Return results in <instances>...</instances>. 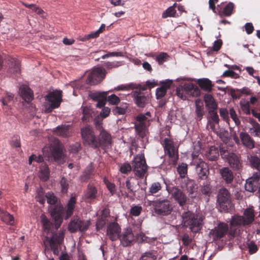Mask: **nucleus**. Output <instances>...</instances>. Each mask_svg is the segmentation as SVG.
Segmentation results:
<instances>
[{
	"mask_svg": "<svg viewBox=\"0 0 260 260\" xmlns=\"http://www.w3.org/2000/svg\"><path fill=\"white\" fill-rule=\"evenodd\" d=\"M150 116L149 112H146L145 115H138L135 124L136 132L139 137L142 139V141L144 143L142 145L143 148H145L144 144L148 142L147 127L150 124V119L147 116Z\"/></svg>",
	"mask_w": 260,
	"mask_h": 260,
	"instance_id": "f03ea898",
	"label": "nucleus"
},
{
	"mask_svg": "<svg viewBox=\"0 0 260 260\" xmlns=\"http://www.w3.org/2000/svg\"><path fill=\"white\" fill-rule=\"evenodd\" d=\"M167 189L171 197L180 206H184L188 200L186 194L177 187H167Z\"/></svg>",
	"mask_w": 260,
	"mask_h": 260,
	"instance_id": "4468645a",
	"label": "nucleus"
},
{
	"mask_svg": "<svg viewBox=\"0 0 260 260\" xmlns=\"http://www.w3.org/2000/svg\"><path fill=\"white\" fill-rule=\"evenodd\" d=\"M168 58V55L166 53H160L156 56V60L158 62L159 64L162 63L166 61Z\"/></svg>",
	"mask_w": 260,
	"mask_h": 260,
	"instance_id": "0e129e2a",
	"label": "nucleus"
},
{
	"mask_svg": "<svg viewBox=\"0 0 260 260\" xmlns=\"http://www.w3.org/2000/svg\"><path fill=\"white\" fill-rule=\"evenodd\" d=\"M142 211V208L141 206L136 205L132 207L130 210V214L132 216H139Z\"/></svg>",
	"mask_w": 260,
	"mask_h": 260,
	"instance_id": "3c124183",
	"label": "nucleus"
},
{
	"mask_svg": "<svg viewBox=\"0 0 260 260\" xmlns=\"http://www.w3.org/2000/svg\"><path fill=\"white\" fill-rule=\"evenodd\" d=\"M209 115L208 116L207 119V127H210V128L214 131L215 129V125L218 124L219 123V119L218 117V115L216 111H209Z\"/></svg>",
	"mask_w": 260,
	"mask_h": 260,
	"instance_id": "393cba45",
	"label": "nucleus"
},
{
	"mask_svg": "<svg viewBox=\"0 0 260 260\" xmlns=\"http://www.w3.org/2000/svg\"><path fill=\"white\" fill-rule=\"evenodd\" d=\"M53 133L60 137H68L72 135V129L70 125L64 124L57 126L53 130Z\"/></svg>",
	"mask_w": 260,
	"mask_h": 260,
	"instance_id": "4be33fe9",
	"label": "nucleus"
},
{
	"mask_svg": "<svg viewBox=\"0 0 260 260\" xmlns=\"http://www.w3.org/2000/svg\"><path fill=\"white\" fill-rule=\"evenodd\" d=\"M260 96L258 95H256L255 96H252L250 98V101H248L249 102V105L254 107L255 105H257L259 103Z\"/></svg>",
	"mask_w": 260,
	"mask_h": 260,
	"instance_id": "680f3d73",
	"label": "nucleus"
},
{
	"mask_svg": "<svg viewBox=\"0 0 260 260\" xmlns=\"http://www.w3.org/2000/svg\"><path fill=\"white\" fill-rule=\"evenodd\" d=\"M172 80L167 79L165 81L162 82L163 85L159 88L156 89V98L157 100L161 99L166 94L167 89L170 87Z\"/></svg>",
	"mask_w": 260,
	"mask_h": 260,
	"instance_id": "c85d7f7f",
	"label": "nucleus"
},
{
	"mask_svg": "<svg viewBox=\"0 0 260 260\" xmlns=\"http://www.w3.org/2000/svg\"><path fill=\"white\" fill-rule=\"evenodd\" d=\"M240 106L243 112L246 114H250L252 113V109H254V107L249 105L248 101H241Z\"/></svg>",
	"mask_w": 260,
	"mask_h": 260,
	"instance_id": "c03bdc74",
	"label": "nucleus"
},
{
	"mask_svg": "<svg viewBox=\"0 0 260 260\" xmlns=\"http://www.w3.org/2000/svg\"><path fill=\"white\" fill-rule=\"evenodd\" d=\"M150 205L153 207L155 213L159 215L167 216L173 210L172 204L168 199H157L152 201Z\"/></svg>",
	"mask_w": 260,
	"mask_h": 260,
	"instance_id": "39448f33",
	"label": "nucleus"
},
{
	"mask_svg": "<svg viewBox=\"0 0 260 260\" xmlns=\"http://www.w3.org/2000/svg\"><path fill=\"white\" fill-rule=\"evenodd\" d=\"M127 107L126 104L122 105L121 106L116 107L113 110V112L115 114H124L126 110Z\"/></svg>",
	"mask_w": 260,
	"mask_h": 260,
	"instance_id": "864d4df0",
	"label": "nucleus"
},
{
	"mask_svg": "<svg viewBox=\"0 0 260 260\" xmlns=\"http://www.w3.org/2000/svg\"><path fill=\"white\" fill-rule=\"evenodd\" d=\"M133 97L136 104L140 108H143L148 103L149 95L137 90L133 92Z\"/></svg>",
	"mask_w": 260,
	"mask_h": 260,
	"instance_id": "6ab92c4d",
	"label": "nucleus"
},
{
	"mask_svg": "<svg viewBox=\"0 0 260 260\" xmlns=\"http://www.w3.org/2000/svg\"><path fill=\"white\" fill-rule=\"evenodd\" d=\"M240 138L243 145L246 148L249 149L254 148V141L248 134L245 132H241L240 134Z\"/></svg>",
	"mask_w": 260,
	"mask_h": 260,
	"instance_id": "cd10ccee",
	"label": "nucleus"
},
{
	"mask_svg": "<svg viewBox=\"0 0 260 260\" xmlns=\"http://www.w3.org/2000/svg\"><path fill=\"white\" fill-rule=\"evenodd\" d=\"M204 101L208 112L211 111H216L217 109V104L211 94H206L204 95Z\"/></svg>",
	"mask_w": 260,
	"mask_h": 260,
	"instance_id": "c756f323",
	"label": "nucleus"
},
{
	"mask_svg": "<svg viewBox=\"0 0 260 260\" xmlns=\"http://www.w3.org/2000/svg\"><path fill=\"white\" fill-rule=\"evenodd\" d=\"M39 177L43 181H47L49 177V171L48 166L45 163H42L40 166Z\"/></svg>",
	"mask_w": 260,
	"mask_h": 260,
	"instance_id": "c9c22d12",
	"label": "nucleus"
},
{
	"mask_svg": "<svg viewBox=\"0 0 260 260\" xmlns=\"http://www.w3.org/2000/svg\"><path fill=\"white\" fill-rule=\"evenodd\" d=\"M19 93L20 95L26 102H29L33 99V92L27 85H23L21 86L19 88Z\"/></svg>",
	"mask_w": 260,
	"mask_h": 260,
	"instance_id": "b1692460",
	"label": "nucleus"
},
{
	"mask_svg": "<svg viewBox=\"0 0 260 260\" xmlns=\"http://www.w3.org/2000/svg\"><path fill=\"white\" fill-rule=\"evenodd\" d=\"M201 191L203 194L209 197L211 193V187L210 184L207 182L204 183L201 188Z\"/></svg>",
	"mask_w": 260,
	"mask_h": 260,
	"instance_id": "09e8293b",
	"label": "nucleus"
},
{
	"mask_svg": "<svg viewBox=\"0 0 260 260\" xmlns=\"http://www.w3.org/2000/svg\"><path fill=\"white\" fill-rule=\"evenodd\" d=\"M161 189V186L159 182H154L152 183L151 185H150L149 188V192L150 194H153L154 193H157Z\"/></svg>",
	"mask_w": 260,
	"mask_h": 260,
	"instance_id": "8fccbe9b",
	"label": "nucleus"
},
{
	"mask_svg": "<svg viewBox=\"0 0 260 260\" xmlns=\"http://www.w3.org/2000/svg\"><path fill=\"white\" fill-rule=\"evenodd\" d=\"M47 203L50 205H54L57 202V198L51 192H48L46 194Z\"/></svg>",
	"mask_w": 260,
	"mask_h": 260,
	"instance_id": "5fc2aeb1",
	"label": "nucleus"
},
{
	"mask_svg": "<svg viewBox=\"0 0 260 260\" xmlns=\"http://www.w3.org/2000/svg\"><path fill=\"white\" fill-rule=\"evenodd\" d=\"M99 145L101 146L104 149L110 147L112 144V138L111 135L104 129H102L99 136Z\"/></svg>",
	"mask_w": 260,
	"mask_h": 260,
	"instance_id": "412c9836",
	"label": "nucleus"
},
{
	"mask_svg": "<svg viewBox=\"0 0 260 260\" xmlns=\"http://www.w3.org/2000/svg\"><path fill=\"white\" fill-rule=\"evenodd\" d=\"M109 213L107 210H104L102 211V214L100 218H99L96 222V228L97 230H99L103 228L106 222V218L107 217Z\"/></svg>",
	"mask_w": 260,
	"mask_h": 260,
	"instance_id": "58836bf2",
	"label": "nucleus"
},
{
	"mask_svg": "<svg viewBox=\"0 0 260 260\" xmlns=\"http://www.w3.org/2000/svg\"><path fill=\"white\" fill-rule=\"evenodd\" d=\"M220 173L223 179L228 183H231L234 178V176L232 171L227 167H224L220 169Z\"/></svg>",
	"mask_w": 260,
	"mask_h": 260,
	"instance_id": "72a5a7b5",
	"label": "nucleus"
},
{
	"mask_svg": "<svg viewBox=\"0 0 260 260\" xmlns=\"http://www.w3.org/2000/svg\"><path fill=\"white\" fill-rule=\"evenodd\" d=\"M234 8V4L232 3H229L223 9V14L226 16H230L233 12Z\"/></svg>",
	"mask_w": 260,
	"mask_h": 260,
	"instance_id": "13d9d810",
	"label": "nucleus"
},
{
	"mask_svg": "<svg viewBox=\"0 0 260 260\" xmlns=\"http://www.w3.org/2000/svg\"><path fill=\"white\" fill-rule=\"evenodd\" d=\"M196 184L192 181H189L186 183V190L189 194H192L197 190Z\"/></svg>",
	"mask_w": 260,
	"mask_h": 260,
	"instance_id": "6e6d98bb",
	"label": "nucleus"
},
{
	"mask_svg": "<svg viewBox=\"0 0 260 260\" xmlns=\"http://www.w3.org/2000/svg\"><path fill=\"white\" fill-rule=\"evenodd\" d=\"M83 116L82 120L83 121H89L92 119V110L89 107H82Z\"/></svg>",
	"mask_w": 260,
	"mask_h": 260,
	"instance_id": "ea45409f",
	"label": "nucleus"
},
{
	"mask_svg": "<svg viewBox=\"0 0 260 260\" xmlns=\"http://www.w3.org/2000/svg\"><path fill=\"white\" fill-rule=\"evenodd\" d=\"M97 190L95 186L89 184L88 186L87 190L85 193V197L86 199H94L96 198Z\"/></svg>",
	"mask_w": 260,
	"mask_h": 260,
	"instance_id": "4c0bfd02",
	"label": "nucleus"
},
{
	"mask_svg": "<svg viewBox=\"0 0 260 260\" xmlns=\"http://www.w3.org/2000/svg\"><path fill=\"white\" fill-rule=\"evenodd\" d=\"M220 155L221 157L226 159L230 166L235 170H240L242 168V162L238 156L233 153H230L224 149H220Z\"/></svg>",
	"mask_w": 260,
	"mask_h": 260,
	"instance_id": "1a4fd4ad",
	"label": "nucleus"
},
{
	"mask_svg": "<svg viewBox=\"0 0 260 260\" xmlns=\"http://www.w3.org/2000/svg\"><path fill=\"white\" fill-rule=\"evenodd\" d=\"M90 225V220H81L77 216H75L69 223L68 229L71 233H74L77 231L84 232L88 229Z\"/></svg>",
	"mask_w": 260,
	"mask_h": 260,
	"instance_id": "9b49d317",
	"label": "nucleus"
},
{
	"mask_svg": "<svg viewBox=\"0 0 260 260\" xmlns=\"http://www.w3.org/2000/svg\"><path fill=\"white\" fill-rule=\"evenodd\" d=\"M198 83L201 88L205 91H210L212 84L211 81L207 78L200 79L198 80Z\"/></svg>",
	"mask_w": 260,
	"mask_h": 260,
	"instance_id": "e433bc0d",
	"label": "nucleus"
},
{
	"mask_svg": "<svg viewBox=\"0 0 260 260\" xmlns=\"http://www.w3.org/2000/svg\"><path fill=\"white\" fill-rule=\"evenodd\" d=\"M217 201L219 209L221 211L228 212L232 207L230 193L225 188H222L219 190Z\"/></svg>",
	"mask_w": 260,
	"mask_h": 260,
	"instance_id": "0eeeda50",
	"label": "nucleus"
},
{
	"mask_svg": "<svg viewBox=\"0 0 260 260\" xmlns=\"http://www.w3.org/2000/svg\"><path fill=\"white\" fill-rule=\"evenodd\" d=\"M156 257L151 252H145L140 257V260H155Z\"/></svg>",
	"mask_w": 260,
	"mask_h": 260,
	"instance_id": "e2e57ef3",
	"label": "nucleus"
},
{
	"mask_svg": "<svg viewBox=\"0 0 260 260\" xmlns=\"http://www.w3.org/2000/svg\"><path fill=\"white\" fill-rule=\"evenodd\" d=\"M60 184L61 186V192L63 193H66L68 191L69 187L68 180L64 177H62L60 181Z\"/></svg>",
	"mask_w": 260,
	"mask_h": 260,
	"instance_id": "603ef678",
	"label": "nucleus"
},
{
	"mask_svg": "<svg viewBox=\"0 0 260 260\" xmlns=\"http://www.w3.org/2000/svg\"><path fill=\"white\" fill-rule=\"evenodd\" d=\"M61 91L55 90L45 96V112L49 113L52 109L58 108L61 102Z\"/></svg>",
	"mask_w": 260,
	"mask_h": 260,
	"instance_id": "423d86ee",
	"label": "nucleus"
},
{
	"mask_svg": "<svg viewBox=\"0 0 260 260\" xmlns=\"http://www.w3.org/2000/svg\"><path fill=\"white\" fill-rule=\"evenodd\" d=\"M200 94L199 88L191 83H185L176 88V94L181 100H186L189 97L198 96Z\"/></svg>",
	"mask_w": 260,
	"mask_h": 260,
	"instance_id": "20e7f679",
	"label": "nucleus"
},
{
	"mask_svg": "<svg viewBox=\"0 0 260 260\" xmlns=\"http://www.w3.org/2000/svg\"><path fill=\"white\" fill-rule=\"evenodd\" d=\"M248 160L251 167L260 172V158L257 156H250Z\"/></svg>",
	"mask_w": 260,
	"mask_h": 260,
	"instance_id": "79ce46f5",
	"label": "nucleus"
},
{
	"mask_svg": "<svg viewBox=\"0 0 260 260\" xmlns=\"http://www.w3.org/2000/svg\"><path fill=\"white\" fill-rule=\"evenodd\" d=\"M76 202V199L75 197H72L69 201L66 209V215L65 218L67 219L69 218L73 213V211L75 208V204Z\"/></svg>",
	"mask_w": 260,
	"mask_h": 260,
	"instance_id": "f704fd0d",
	"label": "nucleus"
},
{
	"mask_svg": "<svg viewBox=\"0 0 260 260\" xmlns=\"http://www.w3.org/2000/svg\"><path fill=\"white\" fill-rule=\"evenodd\" d=\"M109 91L97 92L93 94L92 98L98 101L96 106L101 108L105 104V100L104 98L107 95Z\"/></svg>",
	"mask_w": 260,
	"mask_h": 260,
	"instance_id": "473e14b6",
	"label": "nucleus"
},
{
	"mask_svg": "<svg viewBox=\"0 0 260 260\" xmlns=\"http://www.w3.org/2000/svg\"><path fill=\"white\" fill-rule=\"evenodd\" d=\"M14 96L11 93H8L5 98L1 99V101L3 105H7L8 103L13 99Z\"/></svg>",
	"mask_w": 260,
	"mask_h": 260,
	"instance_id": "774afa93",
	"label": "nucleus"
},
{
	"mask_svg": "<svg viewBox=\"0 0 260 260\" xmlns=\"http://www.w3.org/2000/svg\"><path fill=\"white\" fill-rule=\"evenodd\" d=\"M138 180L134 177L127 178L125 182L126 188L127 189L128 193H134L138 188Z\"/></svg>",
	"mask_w": 260,
	"mask_h": 260,
	"instance_id": "7c9ffc66",
	"label": "nucleus"
},
{
	"mask_svg": "<svg viewBox=\"0 0 260 260\" xmlns=\"http://www.w3.org/2000/svg\"><path fill=\"white\" fill-rule=\"evenodd\" d=\"M0 214L1 220L7 224L12 225L14 224V218L6 211L0 207Z\"/></svg>",
	"mask_w": 260,
	"mask_h": 260,
	"instance_id": "2f4dec72",
	"label": "nucleus"
},
{
	"mask_svg": "<svg viewBox=\"0 0 260 260\" xmlns=\"http://www.w3.org/2000/svg\"><path fill=\"white\" fill-rule=\"evenodd\" d=\"M50 151H51V155L56 161L59 163L62 161L64 158V154L62 148L60 146H52L50 148Z\"/></svg>",
	"mask_w": 260,
	"mask_h": 260,
	"instance_id": "a878e982",
	"label": "nucleus"
},
{
	"mask_svg": "<svg viewBox=\"0 0 260 260\" xmlns=\"http://www.w3.org/2000/svg\"><path fill=\"white\" fill-rule=\"evenodd\" d=\"M81 135L85 145L95 148L99 146L96 137L89 126H86L82 128Z\"/></svg>",
	"mask_w": 260,
	"mask_h": 260,
	"instance_id": "f8f14e48",
	"label": "nucleus"
},
{
	"mask_svg": "<svg viewBox=\"0 0 260 260\" xmlns=\"http://www.w3.org/2000/svg\"><path fill=\"white\" fill-rule=\"evenodd\" d=\"M177 171L181 178H184L187 173V165L185 163H182L178 165Z\"/></svg>",
	"mask_w": 260,
	"mask_h": 260,
	"instance_id": "49530a36",
	"label": "nucleus"
},
{
	"mask_svg": "<svg viewBox=\"0 0 260 260\" xmlns=\"http://www.w3.org/2000/svg\"><path fill=\"white\" fill-rule=\"evenodd\" d=\"M165 153L176 162L178 159L177 149L175 147L173 141L169 138H165L162 143Z\"/></svg>",
	"mask_w": 260,
	"mask_h": 260,
	"instance_id": "2eb2a0df",
	"label": "nucleus"
},
{
	"mask_svg": "<svg viewBox=\"0 0 260 260\" xmlns=\"http://www.w3.org/2000/svg\"><path fill=\"white\" fill-rule=\"evenodd\" d=\"M247 122L250 124L249 127V133L254 137H257L260 138V124L254 119L249 118Z\"/></svg>",
	"mask_w": 260,
	"mask_h": 260,
	"instance_id": "bb28decb",
	"label": "nucleus"
},
{
	"mask_svg": "<svg viewBox=\"0 0 260 260\" xmlns=\"http://www.w3.org/2000/svg\"><path fill=\"white\" fill-rule=\"evenodd\" d=\"M105 70L102 67L93 68L89 73L86 80V83L89 85H95L100 83L105 78Z\"/></svg>",
	"mask_w": 260,
	"mask_h": 260,
	"instance_id": "9d476101",
	"label": "nucleus"
},
{
	"mask_svg": "<svg viewBox=\"0 0 260 260\" xmlns=\"http://www.w3.org/2000/svg\"><path fill=\"white\" fill-rule=\"evenodd\" d=\"M121 228L116 222L110 223L107 229V235L111 241H115L119 238Z\"/></svg>",
	"mask_w": 260,
	"mask_h": 260,
	"instance_id": "a211bd4d",
	"label": "nucleus"
},
{
	"mask_svg": "<svg viewBox=\"0 0 260 260\" xmlns=\"http://www.w3.org/2000/svg\"><path fill=\"white\" fill-rule=\"evenodd\" d=\"M113 56H121L123 57L124 56V54L123 52H108V53L103 55L102 56V58L103 59H105L110 57H113Z\"/></svg>",
	"mask_w": 260,
	"mask_h": 260,
	"instance_id": "052dcab7",
	"label": "nucleus"
},
{
	"mask_svg": "<svg viewBox=\"0 0 260 260\" xmlns=\"http://www.w3.org/2000/svg\"><path fill=\"white\" fill-rule=\"evenodd\" d=\"M132 165L135 174L139 178H142L146 173L147 166L143 154L136 156L133 161Z\"/></svg>",
	"mask_w": 260,
	"mask_h": 260,
	"instance_id": "6e6552de",
	"label": "nucleus"
},
{
	"mask_svg": "<svg viewBox=\"0 0 260 260\" xmlns=\"http://www.w3.org/2000/svg\"><path fill=\"white\" fill-rule=\"evenodd\" d=\"M182 218L183 225L189 227L192 232L197 233L201 230L203 221L201 214H194L187 211L182 213Z\"/></svg>",
	"mask_w": 260,
	"mask_h": 260,
	"instance_id": "f257e3e1",
	"label": "nucleus"
},
{
	"mask_svg": "<svg viewBox=\"0 0 260 260\" xmlns=\"http://www.w3.org/2000/svg\"><path fill=\"white\" fill-rule=\"evenodd\" d=\"M254 211L252 208L246 209L244 212L243 216L235 215L230 221L231 230L229 234L231 236H234L236 231H233V228L241 225H248L252 222L254 220Z\"/></svg>",
	"mask_w": 260,
	"mask_h": 260,
	"instance_id": "7ed1b4c3",
	"label": "nucleus"
},
{
	"mask_svg": "<svg viewBox=\"0 0 260 260\" xmlns=\"http://www.w3.org/2000/svg\"><path fill=\"white\" fill-rule=\"evenodd\" d=\"M63 239V235L62 234H53L50 239L47 238L44 241L45 244L47 242L49 244V246L51 249L53 251L55 254H58V246L60 245Z\"/></svg>",
	"mask_w": 260,
	"mask_h": 260,
	"instance_id": "dca6fc26",
	"label": "nucleus"
},
{
	"mask_svg": "<svg viewBox=\"0 0 260 260\" xmlns=\"http://www.w3.org/2000/svg\"><path fill=\"white\" fill-rule=\"evenodd\" d=\"M196 171L200 178L205 179L207 177L208 169L207 165L202 160H199L196 166Z\"/></svg>",
	"mask_w": 260,
	"mask_h": 260,
	"instance_id": "5701e85b",
	"label": "nucleus"
},
{
	"mask_svg": "<svg viewBox=\"0 0 260 260\" xmlns=\"http://www.w3.org/2000/svg\"><path fill=\"white\" fill-rule=\"evenodd\" d=\"M230 114L231 118L234 121L236 125L239 126L240 125L241 122L238 118L237 115L233 108H231L230 110Z\"/></svg>",
	"mask_w": 260,
	"mask_h": 260,
	"instance_id": "4d7b16f0",
	"label": "nucleus"
},
{
	"mask_svg": "<svg viewBox=\"0 0 260 260\" xmlns=\"http://www.w3.org/2000/svg\"><path fill=\"white\" fill-rule=\"evenodd\" d=\"M33 161H35L38 163H41L43 162L44 159L43 157L40 155L37 156L35 154H32L29 158V164L31 165Z\"/></svg>",
	"mask_w": 260,
	"mask_h": 260,
	"instance_id": "bf43d9fd",
	"label": "nucleus"
},
{
	"mask_svg": "<svg viewBox=\"0 0 260 260\" xmlns=\"http://www.w3.org/2000/svg\"><path fill=\"white\" fill-rule=\"evenodd\" d=\"M219 156L218 150L214 146L210 147L208 153L207 155V158L212 161L215 160Z\"/></svg>",
	"mask_w": 260,
	"mask_h": 260,
	"instance_id": "37998d69",
	"label": "nucleus"
},
{
	"mask_svg": "<svg viewBox=\"0 0 260 260\" xmlns=\"http://www.w3.org/2000/svg\"><path fill=\"white\" fill-rule=\"evenodd\" d=\"M41 221L44 229L49 231L51 226V224L45 215L42 214L41 215Z\"/></svg>",
	"mask_w": 260,
	"mask_h": 260,
	"instance_id": "de8ad7c7",
	"label": "nucleus"
},
{
	"mask_svg": "<svg viewBox=\"0 0 260 260\" xmlns=\"http://www.w3.org/2000/svg\"><path fill=\"white\" fill-rule=\"evenodd\" d=\"M108 102L112 105H117L120 102L119 98L115 94H112L108 98Z\"/></svg>",
	"mask_w": 260,
	"mask_h": 260,
	"instance_id": "69168bd1",
	"label": "nucleus"
},
{
	"mask_svg": "<svg viewBox=\"0 0 260 260\" xmlns=\"http://www.w3.org/2000/svg\"><path fill=\"white\" fill-rule=\"evenodd\" d=\"M20 71V68L19 61L18 60L13 59L11 60V63L9 67L10 73L13 74H18L19 73Z\"/></svg>",
	"mask_w": 260,
	"mask_h": 260,
	"instance_id": "a19ab883",
	"label": "nucleus"
},
{
	"mask_svg": "<svg viewBox=\"0 0 260 260\" xmlns=\"http://www.w3.org/2000/svg\"><path fill=\"white\" fill-rule=\"evenodd\" d=\"M177 7V4H174L173 6L168 8L162 14V17L166 18L168 17H174L176 14L175 8Z\"/></svg>",
	"mask_w": 260,
	"mask_h": 260,
	"instance_id": "a18cd8bd",
	"label": "nucleus"
},
{
	"mask_svg": "<svg viewBox=\"0 0 260 260\" xmlns=\"http://www.w3.org/2000/svg\"><path fill=\"white\" fill-rule=\"evenodd\" d=\"M104 182L111 194H113L115 192V185L114 184L111 183L106 179H104Z\"/></svg>",
	"mask_w": 260,
	"mask_h": 260,
	"instance_id": "338daca9",
	"label": "nucleus"
},
{
	"mask_svg": "<svg viewBox=\"0 0 260 260\" xmlns=\"http://www.w3.org/2000/svg\"><path fill=\"white\" fill-rule=\"evenodd\" d=\"M229 230L228 225L223 222L219 223L209 233L210 238L213 241H217L223 237Z\"/></svg>",
	"mask_w": 260,
	"mask_h": 260,
	"instance_id": "ddd939ff",
	"label": "nucleus"
},
{
	"mask_svg": "<svg viewBox=\"0 0 260 260\" xmlns=\"http://www.w3.org/2000/svg\"><path fill=\"white\" fill-rule=\"evenodd\" d=\"M259 178L260 174L256 173L252 177L247 179L245 184V189L249 192H253L256 190L258 186Z\"/></svg>",
	"mask_w": 260,
	"mask_h": 260,
	"instance_id": "aec40b11",
	"label": "nucleus"
},
{
	"mask_svg": "<svg viewBox=\"0 0 260 260\" xmlns=\"http://www.w3.org/2000/svg\"><path fill=\"white\" fill-rule=\"evenodd\" d=\"M119 239L123 246L126 247L130 245L135 239L132 230L130 228L124 229L120 234Z\"/></svg>",
	"mask_w": 260,
	"mask_h": 260,
	"instance_id": "f3484780",
	"label": "nucleus"
}]
</instances>
